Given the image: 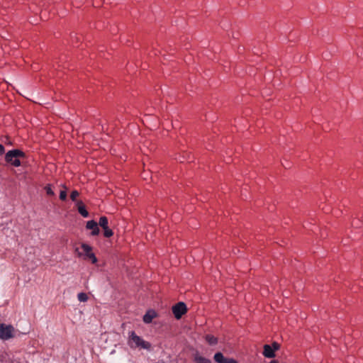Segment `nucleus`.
Returning <instances> with one entry per match:
<instances>
[{
	"instance_id": "1",
	"label": "nucleus",
	"mask_w": 363,
	"mask_h": 363,
	"mask_svg": "<svg viewBox=\"0 0 363 363\" xmlns=\"http://www.w3.org/2000/svg\"><path fill=\"white\" fill-rule=\"evenodd\" d=\"M128 343L130 347H140L146 350H149L151 347L150 343L143 340L134 332L130 333Z\"/></svg>"
},
{
	"instance_id": "2",
	"label": "nucleus",
	"mask_w": 363,
	"mask_h": 363,
	"mask_svg": "<svg viewBox=\"0 0 363 363\" xmlns=\"http://www.w3.org/2000/svg\"><path fill=\"white\" fill-rule=\"evenodd\" d=\"M14 328L11 325L0 323V339L9 340L13 337Z\"/></svg>"
},
{
	"instance_id": "3",
	"label": "nucleus",
	"mask_w": 363,
	"mask_h": 363,
	"mask_svg": "<svg viewBox=\"0 0 363 363\" xmlns=\"http://www.w3.org/2000/svg\"><path fill=\"white\" fill-rule=\"evenodd\" d=\"M186 311V306L184 302H179L172 307L173 314L177 319H180Z\"/></svg>"
},
{
	"instance_id": "4",
	"label": "nucleus",
	"mask_w": 363,
	"mask_h": 363,
	"mask_svg": "<svg viewBox=\"0 0 363 363\" xmlns=\"http://www.w3.org/2000/svg\"><path fill=\"white\" fill-rule=\"evenodd\" d=\"M82 249L84 255V259H89L92 263L95 264L97 262V259L95 255L91 252V247L87 244L83 243L82 245Z\"/></svg>"
},
{
	"instance_id": "5",
	"label": "nucleus",
	"mask_w": 363,
	"mask_h": 363,
	"mask_svg": "<svg viewBox=\"0 0 363 363\" xmlns=\"http://www.w3.org/2000/svg\"><path fill=\"white\" fill-rule=\"evenodd\" d=\"M25 153L20 150H13L9 151L5 155V160L6 162H12V158H19L25 157Z\"/></svg>"
},
{
	"instance_id": "6",
	"label": "nucleus",
	"mask_w": 363,
	"mask_h": 363,
	"mask_svg": "<svg viewBox=\"0 0 363 363\" xmlns=\"http://www.w3.org/2000/svg\"><path fill=\"white\" fill-rule=\"evenodd\" d=\"M213 359L217 363H238L234 359L225 358L221 352L216 353Z\"/></svg>"
},
{
	"instance_id": "7",
	"label": "nucleus",
	"mask_w": 363,
	"mask_h": 363,
	"mask_svg": "<svg viewBox=\"0 0 363 363\" xmlns=\"http://www.w3.org/2000/svg\"><path fill=\"white\" fill-rule=\"evenodd\" d=\"M263 354H264V357H266L267 358H272V357H274L275 356L274 350L269 345H265L264 346Z\"/></svg>"
},
{
	"instance_id": "8",
	"label": "nucleus",
	"mask_w": 363,
	"mask_h": 363,
	"mask_svg": "<svg viewBox=\"0 0 363 363\" xmlns=\"http://www.w3.org/2000/svg\"><path fill=\"white\" fill-rule=\"evenodd\" d=\"M77 208H78V211L79 213L84 218H86L89 216V213L88 211L86 210L85 208V206L83 204V203L80 201H78L77 202Z\"/></svg>"
},
{
	"instance_id": "9",
	"label": "nucleus",
	"mask_w": 363,
	"mask_h": 363,
	"mask_svg": "<svg viewBox=\"0 0 363 363\" xmlns=\"http://www.w3.org/2000/svg\"><path fill=\"white\" fill-rule=\"evenodd\" d=\"M155 312H147L144 316H143V321L145 323H150L152 322V319L155 318Z\"/></svg>"
},
{
	"instance_id": "10",
	"label": "nucleus",
	"mask_w": 363,
	"mask_h": 363,
	"mask_svg": "<svg viewBox=\"0 0 363 363\" xmlns=\"http://www.w3.org/2000/svg\"><path fill=\"white\" fill-rule=\"evenodd\" d=\"M194 362L196 363H212L210 359L202 356H200L199 354L195 355Z\"/></svg>"
},
{
	"instance_id": "11",
	"label": "nucleus",
	"mask_w": 363,
	"mask_h": 363,
	"mask_svg": "<svg viewBox=\"0 0 363 363\" xmlns=\"http://www.w3.org/2000/svg\"><path fill=\"white\" fill-rule=\"evenodd\" d=\"M108 219L106 216H101L99 219V225L103 228V229H105V228H108Z\"/></svg>"
},
{
	"instance_id": "12",
	"label": "nucleus",
	"mask_w": 363,
	"mask_h": 363,
	"mask_svg": "<svg viewBox=\"0 0 363 363\" xmlns=\"http://www.w3.org/2000/svg\"><path fill=\"white\" fill-rule=\"evenodd\" d=\"M205 338L209 345H213L218 342L217 338L213 335H207Z\"/></svg>"
},
{
	"instance_id": "13",
	"label": "nucleus",
	"mask_w": 363,
	"mask_h": 363,
	"mask_svg": "<svg viewBox=\"0 0 363 363\" xmlns=\"http://www.w3.org/2000/svg\"><path fill=\"white\" fill-rule=\"evenodd\" d=\"M78 300L81 302H85L88 300V296L86 294L81 292L77 295Z\"/></svg>"
},
{
	"instance_id": "14",
	"label": "nucleus",
	"mask_w": 363,
	"mask_h": 363,
	"mask_svg": "<svg viewBox=\"0 0 363 363\" xmlns=\"http://www.w3.org/2000/svg\"><path fill=\"white\" fill-rule=\"evenodd\" d=\"M98 225L97 223L95 222L94 220H89L87 223H86V228L87 229H89V230H94V228L95 227H96Z\"/></svg>"
},
{
	"instance_id": "15",
	"label": "nucleus",
	"mask_w": 363,
	"mask_h": 363,
	"mask_svg": "<svg viewBox=\"0 0 363 363\" xmlns=\"http://www.w3.org/2000/svg\"><path fill=\"white\" fill-rule=\"evenodd\" d=\"M104 235L106 237V238H110L113 235V233L111 229H110L109 228H105L104 229Z\"/></svg>"
},
{
	"instance_id": "16",
	"label": "nucleus",
	"mask_w": 363,
	"mask_h": 363,
	"mask_svg": "<svg viewBox=\"0 0 363 363\" xmlns=\"http://www.w3.org/2000/svg\"><path fill=\"white\" fill-rule=\"evenodd\" d=\"M8 162L11 163L14 167H19L21 164L20 160H18L17 158H12V162Z\"/></svg>"
},
{
	"instance_id": "17",
	"label": "nucleus",
	"mask_w": 363,
	"mask_h": 363,
	"mask_svg": "<svg viewBox=\"0 0 363 363\" xmlns=\"http://www.w3.org/2000/svg\"><path fill=\"white\" fill-rule=\"evenodd\" d=\"M45 190L46 191V194L48 195H50V196H54L55 195V193L54 191L52 190L51 189V186L50 185H48L45 187Z\"/></svg>"
},
{
	"instance_id": "18",
	"label": "nucleus",
	"mask_w": 363,
	"mask_h": 363,
	"mask_svg": "<svg viewBox=\"0 0 363 363\" xmlns=\"http://www.w3.org/2000/svg\"><path fill=\"white\" fill-rule=\"evenodd\" d=\"M79 195V193L74 190L73 191H72L71 194H70V198L73 201H75L76 199H77V197Z\"/></svg>"
},
{
	"instance_id": "19",
	"label": "nucleus",
	"mask_w": 363,
	"mask_h": 363,
	"mask_svg": "<svg viewBox=\"0 0 363 363\" xmlns=\"http://www.w3.org/2000/svg\"><path fill=\"white\" fill-rule=\"evenodd\" d=\"M60 199L62 201L66 200V199H67V192H66L65 190H62V191H60Z\"/></svg>"
},
{
	"instance_id": "20",
	"label": "nucleus",
	"mask_w": 363,
	"mask_h": 363,
	"mask_svg": "<svg viewBox=\"0 0 363 363\" xmlns=\"http://www.w3.org/2000/svg\"><path fill=\"white\" fill-rule=\"evenodd\" d=\"M99 227L97 225L96 227H95L94 228V230H92L91 235H99Z\"/></svg>"
},
{
	"instance_id": "21",
	"label": "nucleus",
	"mask_w": 363,
	"mask_h": 363,
	"mask_svg": "<svg viewBox=\"0 0 363 363\" xmlns=\"http://www.w3.org/2000/svg\"><path fill=\"white\" fill-rule=\"evenodd\" d=\"M272 347H273L272 349L274 350V352L275 350H278L279 349V345L276 342L272 343Z\"/></svg>"
},
{
	"instance_id": "22",
	"label": "nucleus",
	"mask_w": 363,
	"mask_h": 363,
	"mask_svg": "<svg viewBox=\"0 0 363 363\" xmlns=\"http://www.w3.org/2000/svg\"><path fill=\"white\" fill-rule=\"evenodd\" d=\"M4 151H5L4 147L0 144V155L4 154Z\"/></svg>"
},
{
	"instance_id": "23",
	"label": "nucleus",
	"mask_w": 363,
	"mask_h": 363,
	"mask_svg": "<svg viewBox=\"0 0 363 363\" xmlns=\"http://www.w3.org/2000/svg\"><path fill=\"white\" fill-rule=\"evenodd\" d=\"M76 251L77 252V253H78V256H79V257L82 256L83 253H82V252H78V249H76Z\"/></svg>"
},
{
	"instance_id": "24",
	"label": "nucleus",
	"mask_w": 363,
	"mask_h": 363,
	"mask_svg": "<svg viewBox=\"0 0 363 363\" xmlns=\"http://www.w3.org/2000/svg\"><path fill=\"white\" fill-rule=\"evenodd\" d=\"M269 363H279L277 360H272Z\"/></svg>"
}]
</instances>
